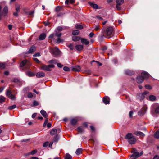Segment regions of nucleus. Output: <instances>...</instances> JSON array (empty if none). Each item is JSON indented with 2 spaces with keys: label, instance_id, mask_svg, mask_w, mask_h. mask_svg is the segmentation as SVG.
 <instances>
[{
  "label": "nucleus",
  "instance_id": "obj_1",
  "mask_svg": "<svg viewBox=\"0 0 159 159\" xmlns=\"http://www.w3.org/2000/svg\"><path fill=\"white\" fill-rule=\"evenodd\" d=\"M5 4V2H0V20H1L2 16H7L8 13V8L7 6H5L2 11V8Z\"/></svg>",
  "mask_w": 159,
  "mask_h": 159
},
{
  "label": "nucleus",
  "instance_id": "obj_2",
  "mask_svg": "<svg viewBox=\"0 0 159 159\" xmlns=\"http://www.w3.org/2000/svg\"><path fill=\"white\" fill-rule=\"evenodd\" d=\"M102 34L99 36V38H102L103 36L109 38L112 37L114 34V30H102Z\"/></svg>",
  "mask_w": 159,
  "mask_h": 159
},
{
  "label": "nucleus",
  "instance_id": "obj_3",
  "mask_svg": "<svg viewBox=\"0 0 159 159\" xmlns=\"http://www.w3.org/2000/svg\"><path fill=\"white\" fill-rule=\"evenodd\" d=\"M125 139H126L129 143L131 144H134L136 141L135 138L131 133H128L125 136Z\"/></svg>",
  "mask_w": 159,
  "mask_h": 159
},
{
  "label": "nucleus",
  "instance_id": "obj_4",
  "mask_svg": "<svg viewBox=\"0 0 159 159\" xmlns=\"http://www.w3.org/2000/svg\"><path fill=\"white\" fill-rule=\"evenodd\" d=\"M61 35V34L60 32H57L55 34H50L49 37V38H53L54 36H57V43L58 44L60 43L61 42H62L63 41V39H61L60 38V37Z\"/></svg>",
  "mask_w": 159,
  "mask_h": 159
},
{
  "label": "nucleus",
  "instance_id": "obj_5",
  "mask_svg": "<svg viewBox=\"0 0 159 159\" xmlns=\"http://www.w3.org/2000/svg\"><path fill=\"white\" fill-rule=\"evenodd\" d=\"M54 67L53 64H50L48 65L43 64L40 67V69L43 70L50 71L52 70V68Z\"/></svg>",
  "mask_w": 159,
  "mask_h": 159
},
{
  "label": "nucleus",
  "instance_id": "obj_6",
  "mask_svg": "<svg viewBox=\"0 0 159 159\" xmlns=\"http://www.w3.org/2000/svg\"><path fill=\"white\" fill-rule=\"evenodd\" d=\"M50 51L55 57L59 55L60 52V51L57 47L51 49Z\"/></svg>",
  "mask_w": 159,
  "mask_h": 159
},
{
  "label": "nucleus",
  "instance_id": "obj_7",
  "mask_svg": "<svg viewBox=\"0 0 159 159\" xmlns=\"http://www.w3.org/2000/svg\"><path fill=\"white\" fill-rule=\"evenodd\" d=\"M31 65L30 63L26 60L23 61L20 64V67H22L25 66L27 69Z\"/></svg>",
  "mask_w": 159,
  "mask_h": 159
},
{
  "label": "nucleus",
  "instance_id": "obj_8",
  "mask_svg": "<svg viewBox=\"0 0 159 159\" xmlns=\"http://www.w3.org/2000/svg\"><path fill=\"white\" fill-rule=\"evenodd\" d=\"M141 76L144 79L148 78L149 77L150 75L146 71H143L141 74Z\"/></svg>",
  "mask_w": 159,
  "mask_h": 159
},
{
  "label": "nucleus",
  "instance_id": "obj_9",
  "mask_svg": "<svg viewBox=\"0 0 159 159\" xmlns=\"http://www.w3.org/2000/svg\"><path fill=\"white\" fill-rule=\"evenodd\" d=\"M80 69L81 68L79 65L73 66L72 68V71L75 72H79Z\"/></svg>",
  "mask_w": 159,
  "mask_h": 159
},
{
  "label": "nucleus",
  "instance_id": "obj_10",
  "mask_svg": "<svg viewBox=\"0 0 159 159\" xmlns=\"http://www.w3.org/2000/svg\"><path fill=\"white\" fill-rule=\"evenodd\" d=\"M36 75L37 78H42L45 76V74L43 72L40 71L38 72Z\"/></svg>",
  "mask_w": 159,
  "mask_h": 159
},
{
  "label": "nucleus",
  "instance_id": "obj_11",
  "mask_svg": "<svg viewBox=\"0 0 159 159\" xmlns=\"http://www.w3.org/2000/svg\"><path fill=\"white\" fill-rule=\"evenodd\" d=\"M110 100V98L108 97H104L103 98V102L105 104H109Z\"/></svg>",
  "mask_w": 159,
  "mask_h": 159
},
{
  "label": "nucleus",
  "instance_id": "obj_12",
  "mask_svg": "<svg viewBox=\"0 0 159 159\" xmlns=\"http://www.w3.org/2000/svg\"><path fill=\"white\" fill-rule=\"evenodd\" d=\"M143 154V152L141 151L140 153L137 152H134L132 154L134 157H135V158H137L141 156Z\"/></svg>",
  "mask_w": 159,
  "mask_h": 159
},
{
  "label": "nucleus",
  "instance_id": "obj_13",
  "mask_svg": "<svg viewBox=\"0 0 159 159\" xmlns=\"http://www.w3.org/2000/svg\"><path fill=\"white\" fill-rule=\"evenodd\" d=\"M144 81L143 78L142 76H139L137 78V81L138 83L140 84L143 83Z\"/></svg>",
  "mask_w": 159,
  "mask_h": 159
},
{
  "label": "nucleus",
  "instance_id": "obj_14",
  "mask_svg": "<svg viewBox=\"0 0 159 159\" xmlns=\"http://www.w3.org/2000/svg\"><path fill=\"white\" fill-rule=\"evenodd\" d=\"M81 42L82 43H84L85 45H88L89 43V41L85 38H82L81 39Z\"/></svg>",
  "mask_w": 159,
  "mask_h": 159
},
{
  "label": "nucleus",
  "instance_id": "obj_15",
  "mask_svg": "<svg viewBox=\"0 0 159 159\" xmlns=\"http://www.w3.org/2000/svg\"><path fill=\"white\" fill-rule=\"evenodd\" d=\"M68 27L64 26H59L57 27L56 30H64L65 29H68Z\"/></svg>",
  "mask_w": 159,
  "mask_h": 159
},
{
  "label": "nucleus",
  "instance_id": "obj_16",
  "mask_svg": "<svg viewBox=\"0 0 159 159\" xmlns=\"http://www.w3.org/2000/svg\"><path fill=\"white\" fill-rule=\"evenodd\" d=\"M75 48L77 50L80 51L83 49V46L81 45H77L75 46Z\"/></svg>",
  "mask_w": 159,
  "mask_h": 159
},
{
  "label": "nucleus",
  "instance_id": "obj_17",
  "mask_svg": "<svg viewBox=\"0 0 159 159\" xmlns=\"http://www.w3.org/2000/svg\"><path fill=\"white\" fill-rule=\"evenodd\" d=\"M135 72L134 71H131L129 70H127L125 71V73L126 75H134Z\"/></svg>",
  "mask_w": 159,
  "mask_h": 159
},
{
  "label": "nucleus",
  "instance_id": "obj_18",
  "mask_svg": "<svg viewBox=\"0 0 159 159\" xmlns=\"http://www.w3.org/2000/svg\"><path fill=\"white\" fill-rule=\"evenodd\" d=\"M26 74L29 77L34 76L35 75V74L32 72L28 71L26 72Z\"/></svg>",
  "mask_w": 159,
  "mask_h": 159
},
{
  "label": "nucleus",
  "instance_id": "obj_19",
  "mask_svg": "<svg viewBox=\"0 0 159 159\" xmlns=\"http://www.w3.org/2000/svg\"><path fill=\"white\" fill-rule=\"evenodd\" d=\"M6 95L9 98H11L12 99H14V97H12V94L10 91L8 90L7 91Z\"/></svg>",
  "mask_w": 159,
  "mask_h": 159
},
{
  "label": "nucleus",
  "instance_id": "obj_20",
  "mask_svg": "<svg viewBox=\"0 0 159 159\" xmlns=\"http://www.w3.org/2000/svg\"><path fill=\"white\" fill-rule=\"evenodd\" d=\"M77 122V120L75 118H72L70 121L71 124L73 125H76Z\"/></svg>",
  "mask_w": 159,
  "mask_h": 159
},
{
  "label": "nucleus",
  "instance_id": "obj_21",
  "mask_svg": "<svg viewBox=\"0 0 159 159\" xmlns=\"http://www.w3.org/2000/svg\"><path fill=\"white\" fill-rule=\"evenodd\" d=\"M41 114L45 118H47L48 117V115L46 112L43 110H42L40 112Z\"/></svg>",
  "mask_w": 159,
  "mask_h": 159
},
{
  "label": "nucleus",
  "instance_id": "obj_22",
  "mask_svg": "<svg viewBox=\"0 0 159 159\" xmlns=\"http://www.w3.org/2000/svg\"><path fill=\"white\" fill-rule=\"evenodd\" d=\"M44 24L46 29H48V27H50L51 26L50 23L48 21L44 22Z\"/></svg>",
  "mask_w": 159,
  "mask_h": 159
},
{
  "label": "nucleus",
  "instance_id": "obj_23",
  "mask_svg": "<svg viewBox=\"0 0 159 159\" xmlns=\"http://www.w3.org/2000/svg\"><path fill=\"white\" fill-rule=\"evenodd\" d=\"M35 50V47L34 46H32L29 49L28 53H32Z\"/></svg>",
  "mask_w": 159,
  "mask_h": 159
},
{
  "label": "nucleus",
  "instance_id": "obj_24",
  "mask_svg": "<svg viewBox=\"0 0 159 159\" xmlns=\"http://www.w3.org/2000/svg\"><path fill=\"white\" fill-rule=\"evenodd\" d=\"M46 37V34L44 33L41 34L39 36V39L40 40H43Z\"/></svg>",
  "mask_w": 159,
  "mask_h": 159
},
{
  "label": "nucleus",
  "instance_id": "obj_25",
  "mask_svg": "<svg viewBox=\"0 0 159 159\" xmlns=\"http://www.w3.org/2000/svg\"><path fill=\"white\" fill-rule=\"evenodd\" d=\"M134 134L137 136H141L143 137L145 136L144 134L140 131L135 132Z\"/></svg>",
  "mask_w": 159,
  "mask_h": 159
},
{
  "label": "nucleus",
  "instance_id": "obj_26",
  "mask_svg": "<svg viewBox=\"0 0 159 159\" xmlns=\"http://www.w3.org/2000/svg\"><path fill=\"white\" fill-rule=\"evenodd\" d=\"M75 27L77 29L81 30L84 29L83 26L81 25L77 24L75 25Z\"/></svg>",
  "mask_w": 159,
  "mask_h": 159
},
{
  "label": "nucleus",
  "instance_id": "obj_27",
  "mask_svg": "<svg viewBox=\"0 0 159 159\" xmlns=\"http://www.w3.org/2000/svg\"><path fill=\"white\" fill-rule=\"evenodd\" d=\"M80 39V37L79 36H74L72 37L73 41L75 42L79 41Z\"/></svg>",
  "mask_w": 159,
  "mask_h": 159
},
{
  "label": "nucleus",
  "instance_id": "obj_28",
  "mask_svg": "<svg viewBox=\"0 0 159 159\" xmlns=\"http://www.w3.org/2000/svg\"><path fill=\"white\" fill-rule=\"evenodd\" d=\"M90 5L93 8L95 9H97L98 8V6L96 4H94L93 3H90Z\"/></svg>",
  "mask_w": 159,
  "mask_h": 159
},
{
  "label": "nucleus",
  "instance_id": "obj_29",
  "mask_svg": "<svg viewBox=\"0 0 159 159\" xmlns=\"http://www.w3.org/2000/svg\"><path fill=\"white\" fill-rule=\"evenodd\" d=\"M154 137L155 138L159 139V129L155 133Z\"/></svg>",
  "mask_w": 159,
  "mask_h": 159
},
{
  "label": "nucleus",
  "instance_id": "obj_30",
  "mask_svg": "<svg viewBox=\"0 0 159 159\" xmlns=\"http://www.w3.org/2000/svg\"><path fill=\"white\" fill-rule=\"evenodd\" d=\"M57 133V130L56 129H53L50 132V134L52 135H53Z\"/></svg>",
  "mask_w": 159,
  "mask_h": 159
},
{
  "label": "nucleus",
  "instance_id": "obj_31",
  "mask_svg": "<svg viewBox=\"0 0 159 159\" xmlns=\"http://www.w3.org/2000/svg\"><path fill=\"white\" fill-rule=\"evenodd\" d=\"M117 5H121L124 2V0H116Z\"/></svg>",
  "mask_w": 159,
  "mask_h": 159
},
{
  "label": "nucleus",
  "instance_id": "obj_32",
  "mask_svg": "<svg viewBox=\"0 0 159 159\" xmlns=\"http://www.w3.org/2000/svg\"><path fill=\"white\" fill-rule=\"evenodd\" d=\"M74 2V0H66L65 1V3L67 4H72Z\"/></svg>",
  "mask_w": 159,
  "mask_h": 159
},
{
  "label": "nucleus",
  "instance_id": "obj_33",
  "mask_svg": "<svg viewBox=\"0 0 159 159\" xmlns=\"http://www.w3.org/2000/svg\"><path fill=\"white\" fill-rule=\"evenodd\" d=\"M82 149L80 148H79L77 149L75 152V153L77 155H79L81 153Z\"/></svg>",
  "mask_w": 159,
  "mask_h": 159
},
{
  "label": "nucleus",
  "instance_id": "obj_34",
  "mask_svg": "<svg viewBox=\"0 0 159 159\" xmlns=\"http://www.w3.org/2000/svg\"><path fill=\"white\" fill-rule=\"evenodd\" d=\"M80 30H73L72 34L74 35H76L79 34Z\"/></svg>",
  "mask_w": 159,
  "mask_h": 159
},
{
  "label": "nucleus",
  "instance_id": "obj_35",
  "mask_svg": "<svg viewBox=\"0 0 159 159\" xmlns=\"http://www.w3.org/2000/svg\"><path fill=\"white\" fill-rule=\"evenodd\" d=\"M156 108L155 109V112L157 113H159V105H156Z\"/></svg>",
  "mask_w": 159,
  "mask_h": 159
},
{
  "label": "nucleus",
  "instance_id": "obj_36",
  "mask_svg": "<svg viewBox=\"0 0 159 159\" xmlns=\"http://www.w3.org/2000/svg\"><path fill=\"white\" fill-rule=\"evenodd\" d=\"M37 152V150H34L30 152L28 154V155H34L35 153H36Z\"/></svg>",
  "mask_w": 159,
  "mask_h": 159
},
{
  "label": "nucleus",
  "instance_id": "obj_37",
  "mask_svg": "<svg viewBox=\"0 0 159 159\" xmlns=\"http://www.w3.org/2000/svg\"><path fill=\"white\" fill-rule=\"evenodd\" d=\"M5 98L2 96H0V103H2L5 100Z\"/></svg>",
  "mask_w": 159,
  "mask_h": 159
},
{
  "label": "nucleus",
  "instance_id": "obj_38",
  "mask_svg": "<svg viewBox=\"0 0 159 159\" xmlns=\"http://www.w3.org/2000/svg\"><path fill=\"white\" fill-rule=\"evenodd\" d=\"M149 99L151 101H154L156 99V97L153 95H151L149 96Z\"/></svg>",
  "mask_w": 159,
  "mask_h": 159
},
{
  "label": "nucleus",
  "instance_id": "obj_39",
  "mask_svg": "<svg viewBox=\"0 0 159 159\" xmlns=\"http://www.w3.org/2000/svg\"><path fill=\"white\" fill-rule=\"evenodd\" d=\"M72 157L68 153H67L66 154V156L65 157V159H72Z\"/></svg>",
  "mask_w": 159,
  "mask_h": 159
},
{
  "label": "nucleus",
  "instance_id": "obj_40",
  "mask_svg": "<svg viewBox=\"0 0 159 159\" xmlns=\"http://www.w3.org/2000/svg\"><path fill=\"white\" fill-rule=\"evenodd\" d=\"M57 60L55 59H53L49 61V63L56 64L57 63Z\"/></svg>",
  "mask_w": 159,
  "mask_h": 159
},
{
  "label": "nucleus",
  "instance_id": "obj_41",
  "mask_svg": "<svg viewBox=\"0 0 159 159\" xmlns=\"http://www.w3.org/2000/svg\"><path fill=\"white\" fill-rule=\"evenodd\" d=\"M59 138V136L57 135H55L53 139V141L54 142H57L58 141Z\"/></svg>",
  "mask_w": 159,
  "mask_h": 159
},
{
  "label": "nucleus",
  "instance_id": "obj_42",
  "mask_svg": "<svg viewBox=\"0 0 159 159\" xmlns=\"http://www.w3.org/2000/svg\"><path fill=\"white\" fill-rule=\"evenodd\" d=\"M16 107V105H13L11 106H9L8 107V109L9 110H12L15 109Z\"/></svg>",
  "mask_w": 159,
  "mask_h": 159
},
{
  "label": "nucleus",
  "instance_id": "obj_43",
  "mask_svg": "<svg viewBox=\"0 0 159 159\" xmlns=\"http://www.w3.org/2000/svg\"><path fill=\"white\" fill-rule=\"evenodd\" d=\"M5 68V64L4 63H0V68L3 69Z\"/></svg>",
  "mask_w": 159,
  "mask_h": 159
},
{
  "label": "nucleus",
  "instance_id": "obj_44",
  "mask_svg": "<svg viewBox=\"0 0 159 159\" xmlns=\"http://www.w3.org/2000/svg\"><path fill=\"white\" fill-rule=\"evenodd\" d=\"M78 131L81 133L83 132H84V129H83L81 127H79L77 128Z\"/></svg>",
  "mask_w": 159,
  "mask_h": 159
},
{
  "label": "nucleus",
  "instance_id": "obj_45",
  "mask_svg": "<svg viewBox=\"0 0 159 159\" xmlns=\"http://www.w3.org/2000/svg\"><path fill=\"white\" fill-rule=\"evenodd\" d=\"M25 13L26 15H31L34 13V11H31L29 12L28 13H27L26 12H25Z\"/></svg>",
  "mask_w": 159,
  "mask_h": 159
},
{
  "label": "nucleus",
  "instance_id": "obj_46",
  "mask_svg": "<svg viewBox=\"0 0 159 159\" xmlns=\"http://www.w3.org/2000/svg\"><path fill=\"white\" fill-rule=\"evenodd\" d=\"M13 82L15 83H17L20 81V80L17 78H14L13 79Z\"/></svg>",
  "mask_w": 159,
  "mask_h": 159
},
{
  "label": "nucleus",
  "instance_id": "obj_47",
  "mask_svg": "<svg viewBox=\"0 0 159 159\" xmlns=\"http://www.w3.org/2000/svg\"><path fill=\"white\" fill-rule=\"evenodd\" d=\"M63 69L65 71H68L70 70V69L67 66H64L63 67Z\"/></svg>",
  "mask_w": 159,
  "mask_h": 159
},
{
  "label": "nucleus",
  "instance_id": "obj_48",
  "mask_svg": "<svg viewBox=\"0 0 159 159\" xmlns=\"http://www.w3.org/2000/svg\"><path fill=\"white\" fill-rule=\"evenodd\" d=\"M20 6L19 5H18L16 6V11L19 12L20 11Z\"/></svg>",
  "mask_w": 159,
  "mask_h": 159
},
{
  "label": "nucleus",
  "instance_id": "obj_49",
  "mask_svg": "<svg viewBox=\"0 0 159 159\" xmlns=\"http://www.w3.org/2000/svg\"><path fill=\"white\" fill-rule=\"evenodd\" d=\"M27 96L29 98H31L33 97V95L31 93L29 92L28 93Z\"/></svg>",
  "mask_w": 159,
  "mask_h": 159
},
{
  "label": "nucleus",
  "instance_id": "obj_50",
  "mask_svg": "<svg viewBox=\"0 0 159 159\" xmlns=\"http://www.w3.org/2000/svg\"><path fill=\"white\" fill-rule=\"evenodd\" d=\"M145 87L146 89L149 90L152 89L151 87L149 85H145Z\"/></svg>",
  "mask_w": 159,
  "mask_h": 159
},
{
  "label": "nucleus",
  "instance_id": "obj_51",
  "mask_svg": "<svg viewBox=\"0 0 159 159\" xmlns=\"http://www.w3.org/2000/svg\"><path fill=\"white\" fill-rule=\"evenodd\" d=\"M39 105L38 102L37 101H34L33 102V105L34 106H36Z\"/></svg>",
  "mask_w": 159,
  "mask_h": 159
},
{
  "label": "nucleus",
  "instance_id": "obj_52",
  "mask_svg": "<svg viewBox=\"0 0 159 159\" xmlns=\"http://www.w3.org/2000/svg\"><path fill=\"white\" fill-rule=\"evenodd\" d=\"M49 144V142H46L44 143L43 144V146L44 147H47Z\"/></svg>",
  "mask_w": 159,
  "mask_h": 159
},
{
  "label": "nucleus",
  "instance_id": "obj_53",
  "mask_svg": "<svg viewBox=\"0 0 159 159\" xmlns=\"http://www.w3.org/2000/svg\"><path fill=\"white\" fill-rule=\"evenodd\" d=\"M48 119L47 118H47H46L44 122V123L43 124V126H46V125H47V123L48 122Z\"/></svg>",
  "mask_w": 159,
  "mask_h": 159
},
{
  "label": "nucleus",
  "instance_id": "obj_54",
  "mask_svg": "<svg viewBox=\"0 0 159 159\" xmlns=\"http://www.w3.org/2000/svg\"><path fill=\"white\" fill-rule=\"evenodd\" d=\"M133 113V112L132 111H130L129 112V116L130 118H132V117Z\"/></svg>",
  "mask_w": 159,
  "mask_h": 159
},
{
  "label": "nucleus",
  "instance_id": "obj_55",
  "mask_svg": "<svg viewBox=\"0 0 159 159\" xmlns=\"http://www.w3.org/2000/svg\"><path fill=\"white\" fill-rule=\"evenodd\" d=\"M40 56V53L39 52L36 53L33 55V56L34 57H39Z\"/></svg>",
  "mask_w": 159,
  "mask_h": 159
},
{
  "label": "nucleus",
  "instance_id": "obj_56",
  "mask_svg": "<svg viewBox=\"0 0 159 159\" xmlns=\"http://www.w3.org/2000/svg\"><path fill=\"white\" fill-rule=\"evenodd\" d=\"M94 28L93 29V30H98L99 28V25H97L96 26H95L94 27Z\"/></svg>",
  "mask_w": 159,
  "mask_h": 159
},
{
  "label": "nucleus",
  "instance_id": "obj_57",
  "mask_svg": "<svg viewBox=\"0 0 159 159\" xmlns=\"http://www.w3.org/2000/svg\"><path fill=\"white\" fill-rule=\"evenodd\" d=\"M33 59L34 61L38 63H40V61L37 58H33Z\"/></svg>",
  "mask_w": 159,
  "mask_h": 159
},
{
  "label": "nucleus",
  "instance_id": "obj_58",
  "mask_svg": "<svg viewBox=\"0 0 159 159\" xmlns=\"http://www.w3.org/2000/svg\"><path fill=\"white\" fill-rule=\"evenodd\" d=\"M57 65L58 67L60 68H62L63 66V65L60 63H57Z\"/></svg>",
  "mask_w": 159,
  "mask_h": 159
},
{
  "label": "nucleus",
  "instance_id": "obj_59",
  "mask_svg": "<svg viewBox=\"0 0 159 159\" xmlns=\"http://www.w3.org/2000/svg\"><path fill=\"white\" fill-rule=\"evenodd\" d=\"M120 5H116V8L118 10H120L121 9V7L120 6Z\"/></svg>",
  "mask_w": 159,
  "mask_h": 159
},
{
  "label": "nucleus",
  "instance_id": "obj_60",
  "mask_svg": "<svg viewBox=\"0 0 159 159\" xmlns=\"http://www.w3.org/2000/svg\"><path fill=\"white\" fill-rule=\"evenodd\" d=\"M68 47L70 48L71 50H73V46L71 44H70L68 46Z\"/></svg>",
  "mask_w": 159,
  "mask_h": 159
},
{
  "label": "nucleus",
  "instance_id": "obj_61",
  "mask_svg": "<svg viewBox=\"0 0 159 159\" xmlns=\"http://www.w3.org/2000/svg\"><path fill=\"white\" fill-rule=\"evenodd\" d=\"M153 159H159V156L157 155H155L153 158Z\"/></svg>",
  "mask_w": 159,
  "mask_h": 159
},
{
  "label": "nucleus",
  "instance_id": "obj_62",
  "mask_svg": "<svg viewBox=\"0 0 159 159\" xmlns=\"http://www.w3.org/2000/svg\"><path fill=\"white\" fill-rule=\"evenodd\" d=\"M114 29L113 28V27L112 26H110L107 28V29L106 30H113Z\"/></svg>",
  "mask_w": 159,
  "mask_h": 159
},
{
  "label": "nucleus",
  "instance_id": "obj_63",
  "mask_svg": "<svg viewBox=\"0 0 159 159\" xmlns=\"http://www.w3.org/2000/svg\"><path fill=\"white\" fill-rule=\"evenodd\" d=\"M94 35V34L93 33L91 32L89 34V37L90 38H92L93 36Z\"/></svg>",
  "mask_w": 159,
  "mask_h": 159
},
{
  "label": "nucleus",
  "instance_id": "obj_64",
  "mask_svg": "<svg viewBox=\"0 0 159 159\" xmlns=\"http://www.w3.org/2000/svg\"><path fill=\"white\" fill-rule=\"evenodd\" d=\"M8 28L9 30H11L12 29V26L11 25H8Z\"/></svg>",
  "mask_w": 159,
  "mask_h": 159
}]
</instances>
